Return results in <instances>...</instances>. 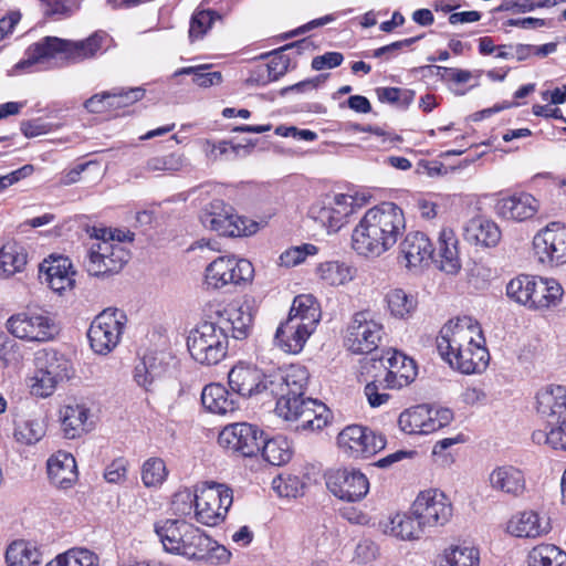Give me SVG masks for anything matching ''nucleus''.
Here are the masks:
<instances>
[{
    "mask_svg": "<svg viewBox=\"0 0 566 566\" xmlns=\"http://www.w3.org/2000/svg\"><path fill=\"white\" fill-rule=\"evenodd\" d=\"M483 343L481 331L467 317L449 321L437 336L441 358L465 375L481 373L488 367L490 355Z\"/></svg>",
    "mask_w": 566,
    "mask_h": 566,
    "instance_id": "obj_1",
    "label": "nucleus"
},
{
    "mask_svg": "<svg viewBox=\"0 0 566 566\" xmlns=\"http://www.w3.org/2000/svg\"><path fill=\"white\" fill-rule=\"evenodd\" d=\"M406 229L403 211L392 202L368 209L352 233V248L375 258L390 250Z\"/></svg>",
    "mask_w": 566,
    "mask_h": 566,
    "instance_id": "obj_2",
    "label": "nucleus"
},
{
    "mask_svg": "<svg viewBox=\"0 0 566 566\" xmlns=\"http://www.w3.org/2000/svg\"><path fill=\"white\" fill-rule=\"evenodd\" d=\"M304 379V366L302 365H291L284 370L266 375L256 366L239 363L231 368L228 375V384L234 395L251 398L269 392L276 400L280 395H283L285 386L290 384L298 389Z\"/></svg>",
    "mask_w": 566,
    "mask_h": 566,
    "instance_id": "obj_3",
    "label": "nucleus"
},
{
    "mask_svg": "<svg viewBox=\"0 0 566 566\" xmlns=\"http://www.w3.org/2000/svg\"><path fill=\"white\" fill-rule=\"evenodd\" d=\"M305 379L298 389L293 385L285 386L283 395L276 400L275 411L286 421H297L296 429L321 430L327 426L331 411L323 402L305 398L304 391L308 382V371L304 367Z\"/></svg>",
    "mask_w": 566,
    "mask_h": 566,
    "instance_id": "obj_4",
    "label": "nucleus"
},
{
    "mask_svg": "<svg viewBox=\"0 0 566 566\" xmlns=\"http://www.w3.org/2000/svg\"><path fill=\"white\" fill-rule=\"evenodd\" d=\"M536 401V410L544 428L533 432V441L566 450V387L555 386L541 390Z\"/></svg>",
    "mask_w": 566,
    "mask_h": 566,
    "instance_id": "obj_5",
    "label": "nucleus"
},
{
    "mask_svg": "<svg viewBox=\"0 0 566 566\" xmlns=\"http://www.w3.org/2000/svg\"><path fill=\"white\" fill-rule=\"evenodd\" d=\"M379 361L386 369L385 377L365 386V395L373 408L384 405L389 399L388 394L379 392L380 388L400 389L412 382L417 376L415 360L396 349H388Z\"/></svg>",
    "mask_w": 566,
    "mask_h": 566,
    "instance_id": "obj_6",
    "label": "nucleus"
},
{
    "mask_svg": "<svg viewBox=\"0 0 566 566\" xmlns=\"http://www.w3.org/2000/svg\"><path fill=\"white\" fill-rule=\"evenodd\" d=\"M506 295L530 310L541 311L556 306L563 289L554 279L522 274L509 282Z\"/></svg>",
    "mask_w": 566,
    "mask_h": 566,
    "instance_id": "obj_7",
    "label": "nucleus"
},
{
    "mask_svg": "<svg viewBox=\"0 0 566 566\" xmlns=\"http://www.w3.org/2000/svg\"><path fill=\"white\" fill-rule=\"evenodd\" d=\"M187 346L197 363L207 366L217 365L228 353L226 327L213 322H203L190 332Z\"/></svg>",
    "mask_w": 566,
    "mask_h": 566,
    "instance_id": "obj_8",
    "label": "nucleus"
},
{
    "mask_svg": "<svg viewBox=\"0 0 566 566\" xmlns=\"http://www.w3.org/2000/svg\"><path fill=\"white\" fill-rule=\"evenodd\" d=\"M233 493L230 488L217 482H203L195 490L196 520L208 526L221 523L231 507Z\"/></svg>",
    "mask_w": 566,
    "mask_h": 566,
    "instance_id": "obj_9",
    "label": "nucleus"
},
{
    "mask_svg": "<svg viewBox=\"0 0 566 566\" xmlns=\"http://www.w3.org/2000/svg\"><path fill=\"white\" fill-rule=\"evenodd\" d=\"M200 221L206 229L219 235H251L258 231V223L238 216L232 206L223 200H212L201 212Z\"/></svg>",
    "mask_w": 566,
    "mask_h": 566,
    "instance_id": "obj_10",
    "label": "nucleus"
},
{
    "mask_svg": "<svg viewBox=\"0 0 566 566\" xmlns=\"http://www.w3.org/2000/svg\"><path fill=\"white\" fill-rule=\"evenodd\" d=\"M125 323V314L116 308H107L99 313L87 332L92 349L99 355L112 352L120 340Z\"/></svg>",
    "mask_w": 566,
    "mask_h": 566,
    "instance_id": "obj_11",
    "label": "nucleus"
},
{
    "mask_svg": "<svg viewBox=\"0 0 566 566\" xmlns=\"http://www.w3.org/2000/svg\"><path fill=\"white\" fill-rule=\"evenodd\" d=\"M453 420L449 408L418 405L402 411L398 418L399 428L408 434H429Z\"/></svg>",
    "mask_w": 566,
    "mask_h": 566,
    "instance_id": "obj_12",
    "label": "nucleus"
},
{
    "mask_svg": "<svg viewBox=\"0 0 566 566\" xmlns=\"http://www.w3.org/2000/svg\"><path fill=\"white\" fill-rule=\"evenodd\" d=\"M6 327L11 335L27 342H50L59 333L54 321L46 313L36 311H25L10 316Z\"/></svg>",
    "mask_w": 566,
    "mask_h": 566,
    "instance_id": "obj_13",
    "label": "nucleus"
},
{
    "mask_svg": "<svg viewBox=\"0 0 566 566\" xmlns=\"http://www.w3.org/2000/svg\"><path fill=\"white\" fill-rule=\"evenodd\" d=\"M365 202V197L359 199L356 196L337 193L333 197H327L322 206L312 207L310 214L328 233L337 232L347 222V218Z\"/></svg>",
    "mask_w": 566,
    "mask_h": 566,
    "instance_id": "obj_14",
    "label": "nucleus"
},
{
    "mask_svg": "<svg viewBox=\"0 0 566 566\" xmlns=\"http://www.w3.org/2000/svg\"><path fill=\"white\" fill-rule=\"evenodd\" d=\"M252 263L234 256H219L206 268V284L220 290L229 284L239 285L253 277Z\"/></svg>",
    "mask_w": 566,
    "mask_h": 566,
    "instance_id": "obj_15",
    "label": "nucleus"
},
{
    "mask_svg": "<svg viewBox=\"0 0 566 566\" xmlns=\"http://www.w3.org/2000/svg\"><path fill=\"white\" fill-rule=\"evenodd\" d=\"M337 444L348 457L369 458L386 447V439L368 427L350 424L338 433Z\"/></svg>",
    "mask_w": 566,
    "mask_h": 566,
    "instance_id": "obj_16",
    "label": "nucleus"
},
{
    "mask_svg": "<svg viewBox=\"0 0 566 566\" xmlns=\"http://www.w3.org/2000/svg\"><path fill=\"white\" fill-rule=\"evenodd\" d=\"M218 442L234 454L251 458L260 452L264 432L254 424L237 422L223 428Z\"/></svg>",
    "mask_w": 566,
    "mask_h": 566,
    "instance_id": "obj_17",
    "label": "nucleus"
},
{
    "mask_svg": "<svg viewBox=\"0 0 566 566\" xmlns=\"http://www.w3.org/2000/svg\"><path fill=\"white\" fill-rule=\"evenodd\" d=\"M411 513L426 528L443 526L452 516V505L438 490L420 492L411 505Z\"/></svg>",
    "mask_w": 566,
    "mask_h": 566,
    "instance_id": "obj_18",
    "label": "nucleus"
},
{
    "mask_svg": "<svg viewBox=\"0 0 566 566\" xmlns=\"http://www.w3.org/2000/svg\"><path fill=\"white\" fill-rule=\"evenodd\" d=\"M382 334V325L369 312H359L348 325L345 345L353 354H369L377 349Z\"/></svg>",
    "mask_w": 566,
    "mask_h": 566,
    "instance_id": "obj_19",
    "label": "nucleus"
},
{
    "mask_svg": "<svg viewBox=\"0 0 566 566\" xmlns=\"http://www.w3.org/2000/svg\"><path fill=\"white\" fill-rule=\"evenodd\" d=\"M533 248L542 264L558 266L566 263V226L551 222L534 237Z\"/></svg>",
    "mask_w": 566,
    "mask_h": 566,
    "instance_id": "obj_20",
    "label": "nucleus"
},
{
    "mask_svg": "<svg viewBox=\"0 0 566 566\" xmlns=\"http://www.w3.org/2000/svg\"><path fill=\"white\" fill-rule=\"evenodd\" d=\"M328 490L347 502L360 501L369 491V482L364 473L354 469H338L326 475Z\"/></svg>",
    "mask_w": 566,
    "mask_h": 566,
    "instance_id": "obj_21",
    "label": "nucleus"
},
{
    "mask_svg": "<svg viewBox=\"0 0 566 566\" xmlns=\"http://www.w3.org/2000/svg\"><path fill=\"white\" fill-rule=\"evenodd\" d=\"M482 155L483 151H479L476 147H470L467 150H446L439 155L442 160H419L417 171L427 174L430 177L446 175L449 170L473 163Z\"/></svg>",
    "mask_w": 566,
    "mask_h": 566,
    "instance_id": "obj_22",
    "label": "nucleus"
},
{
    "mask_svg": "<svg viewBox=\"0 0 566 566\" xmlns=\"http://www.w3.org/2000/svg\"><path fill=\"white\" fill-rule=\"evenodd\" d=\"M41 277L49 286L57 293H62L74 285L75 272L72 269V262L63 255H50L44 259L39 266Z\"/></svg>",
    "mask_w": 566,
    "mask_h": 566,
    "instance_id": "obj_23",
    "label": "nucleus"
},
{
    "mask_svg": "<svg viewBox=\"0 0 566 566\" xmlns=\"http://www.w3.org/2000/svg\"><path fill=\"white\" fill-rule=\"evenodd\" d=\"M315 331L295 316L287 317L276 329L274 342L284 353H300L311 334Z\"/></svg>",
    "mask_w": 566,
    "mask_h": 566,
    "instance_id": "obj_24",
    "label": "nucleus"
},
{
    "mask_svg": "<svg viewBox=\"0 0 566 566\" xmlns=\"http://www.w3.org/2000/svg\"><path fill=\"white\" fill-rule=\"evenodd\" d=\"M52 59L66 62V40L57 36H44L31 44L25 51V57L17 64V69L24 70L38 63Z\"/></svg>",
    "mask_w": 566,
    "mask_h": 566,
    "instance_id": "obj_25",
    "label": "nucleus"
},
{
    "mask_svg": "<svg viewBox=\"0 0 566 566\" xmlns=\"http://www.w3.org/2000/svg\"><path fill=\"white\" fill-rule=\"evenodd\" d=\"M489 484L492 490L512 496L522 495L526 489L524 472L511 464L494 468L489 474Z\"/></svg>",
    "mask_w": 566,
    "mask_h": 566,
    "instance_id": "obj_26",
    "label": "nucleus"
},
{
    "mask_svg": "<svg viewBox=\"0 0 566 566\" xmlns=\"http://www.w3.org/2000/svg\"><path fill=\"white\" fill-rule=\"evenodd\" d=\"M538 201L530 193L521 192L497 200L496 213L509 220L524 221L535 216Z\"/></svg>",
    "mask_w": 566,
    "mask_h": 566,
    "instance_id": "obj_27",
    "label": "nucleus"
},
{
    "mask_svg": "<svg viewBox=\"0 0 566 566\" xmlns=\"http://www.w3.org/2000/svg\"><path fill=\"white\" fill-rule=\"evenodd\" d=\"M216 324L226 327L235 339H245L252 329L253 315L249 305H229L223 312H218Z\"/></svg>",
    "mask_w": 566,
    "mask_h": 566,
    "instance_id": "obj_28",
    "label": "nucleus"
},
{
    "mask_svg": "<svg viewBox=\"0 0 566 566\" xmlns=\"http://www.w3.org/2000/svg\"><path fill=\"white\" fill-rule=\"evenodd\" d=\"M549 530V520L535 511L518 512L507 523V532L516 537L536 538Z\"/></svg>",
    "mask_w": 566,
    "mask_h": 566,
    "instance_id": "obj_29",
    "label": "nucleus"
},
{
    "mask_svg": "<svg viewBox=\"0 0 566 566\" xmlns=\"http://www.w3.org/2000/svg\"><path fill=\"white\" fill-rule=\"evenodd\" d=\"M431 261L448 273L455 274L461 269V261L458 251V239L451 229H443L438 239V247Z\"/></svg>",
    "mask_w": 566,
    "mask_h": 566,
    "instance_id": "obj_30",
    "label": "nucleus"
},
{
    "mask_svg": "<svg viewBox=\"0 0 566 566\" xmlns=\"http://www.w3.org/2000/svg\"><path fill=\"white\" fill-rule=\"evenodd\" d=\"M48 475L55 486L71 488L78 478L75 458L64 451L51 455L48 460Z\"/></svg>",
    "mask_w": 566,
    "mask_h": 566,
    "instance_id": "obj_31",
    "label": "nucleus"
},
{
    "mask_svg": "<svg viewBox=\"0 0 566 566\" xmlns=\"http://www.w3.org/2000/svg\"><path fill=\"white\" fill-rule=\"evenodd\" d=\"M400 253L406 266H419L434 256V250L429 238L419 231L409 232L400 243Z\"/></svg>",
    "mask_w": 566,
    "mask_h": 566,
    "instance_id": "obj_32",
    "label": "nucleus"
},
{
    "mask_svg": "<svg viewBox=\"0 0 566 566\" xmlns=\"http://www.w3.org/2000/svg\"><path fill=\"white\" fill-rule=\"evenodd\" d=\"M201 403L209 412L221 416L239 409V398L220 384H210L202 389Z\"/></svg>",
    "mask_w": 566,
    "mask_h": 566,
    "instance_id": "obj_33",
    "label": "nucleus"
},
{
    "mask_svg": "<svg viewBox=\"0 0 566 566\" xmlns=\"http://www.w3.org/2000/svg\"><path fill=\"white\" fill-rule=\"evenodd\" d=\"M62 429L67 439H75L94 428L90 409L83 403L64 406L61 410Z\"/></svg>",
    "mask_w": 566,
    "mask_h": 566,
    "instance_id": "obj_34",
    "label": "nucleus"
},
{
    "mask_svg": "<svg viewBox=\"0 0 566 566\" xmlns=\"http://www.w3.org/2000/svg\"><path fill=\"white\" fill-rule=\"evenodd\" d=\"M463 234L468 242L483 247H495L501 239V230L497 224L481 216L474 217L465 223Z\"/></svg>",
    "mask_w": 566,
    "mask_h": 566,
    "instance_id": "obj_35",
    "label": "nucleus"
},
{
    "mask_svg": "<svg viewBox=\"0 0 566 566\" xmlns=\"http://www.w3.org/2000/svg\"><path fill=\"white\" fill-rule=\"evenodd\" d=\"M382 533L390 535L400 541H415L420 538L424 532L419 521L415 518L412 513H396L386 522L380 523Z\"/></svg>",
    "mask_w": 566,
    "mask_h": 566,
    "instance_id": "obj_36",
    "label": "nucleus"
},
{
    "mask_svg": "<svg viewBox=\"0 0 566 566\" xmlns=\"http://www.w3.org/2000/svg\"><path fill=\"white\" fill-rule=\"evenodd\" d=\"M35 368L48 373L60 381L69 379L72 376V363L66 356L53 348L39 350L34 357Z\"/></svg>",
    "mask_w": 566,
    "mask_h": 566,
    "instance_id": "obj_37",
    "label": "nucleus"
},
{
    "mask_svg": "<svg viewBox=\"0 0 566 566\" xmlns=\"http://www.w3.org/2000/svg\"><path fill=\"white\" fill-rule=\"evenodd\" d=\"M155 533L158 536L163 547L170 554H179L180 541L182 535L187 534V530H191V523L185 520H163L154 525Z\"/></svg>",
    "mask_w": 566,
    "mask_h": 566,
    "instance_id": "obj_38",
    "label": "nucleus"
},
{
    "mask_svg": "<svg viewBox=\"0 0 566 566\" xmlns=\"http://www.w3.org/2000/svg\"><path fill=\"white\" fill-rule=\"evenodd\" d=\"M106 38L104 31H97L84 40H66V62L78 63L95 56Z\"/></svg>",
    "mask_w": 566,
    "mask_h": 566,
    "instance_id": "obj_39",
    "label": "nucleus"
},
{
    "mask_svg": "<svg viewBox=\"0 0 566 566\" xmlns=\"http://www.w3.org/2000/svg\"><path fill=\"white\" fill-rule=\"evenodd\" d=\"M205 146L203 151L210 161H233L251 155L255 144H205Z\"/></svg>",
    "mask_w": 566,
    "mask_h": 566,
    "instance_id": "obj_40",
    "label": "nucleus"
},
{
    "mask_svg": "<svg viewBox=\"0 0 566 566\" xmlns=\"http://www.w3.org/2000/svg\"><path fill=\"white\" fill-rule=\"evenodd\" d=\"M109 253L99 250V240L93 243L87 252L85 266L87 272L94 276H104L120 271L119 261L109 260Z\"/></svg>",
    "mask_w": 566,
    "mask_h": 566,
    "instance_id": "obj_41",
    "label": "nucleus"
},
{
    "mask_svg": "<svg viewBox=\"0 0 566 566\" xmlns=\"http://www.w3.org/2000/svg\"><path fill=\"white\" fill-rule=\"evenodd\" d=\"M316 273L325 284L339 286L354 279L355 270L346 262L326 261L317 266Z\"/></svg>",
    "mask_w": 566,
    "mask_h": 566,
    "instance_id": "obj_42",
    "label": "nucleus"
},
{
    "mask_svg": "<svg viewBox=\"0 0 566 566\" xmlns=\"http://www.w3.org/2000/svg\"><path fill=\"white\" fill-rule=\"evenodd\" d=\"M27 264V254L21 245L9 242L0 249V277L21 272Z\"/></svg>",
    "mask_w": 566,
    "mask_h": 566,
    "instance_id": "obj_43",
    "label": "nucleus"
},
{
    "mask_svg": "<svg viewBox=\"0 0 566 566\" xmlns=\"http://www.w3.org/2000/svg\"><path fill=\"white\" fill-rule=\"evenodd\" d=\"M180 541L179 554L189 559H199L207 554V547L210 545V537L206 535L199 527L191 524V530H187V534L182 535Z\"/></svg>",
    "mask_w": 566,
    "mask_h": 566,
    "instance_id": "obj_44",
    "label": "nucleus"
},
{
    "mask_svg": "<svg viewBox=\"0 0 566 566\" xmlns=\"http://www.w3.org/2000/svg\"><path fill=\"white\" fill-rule=\"evenodd\" d=\"M6 560L8 566H39L41 553L31 544L18 541L8 547Z\"/></svg>",
    "mask_w": 566,
    "mask_h": 566,
    "instance_id": "obj_45",
    "label": "nucleus"
},
{
    "mask_svg": "<svg viewBox=\"0 0 566 566\" xmlns=\"http://www.w3.org/2000/svg\"><path fill=\"white\" fill-rule=\"evenodd\" d=\"M566 552L553 544H541L527 555V566H562Z\"/></svg>",
    "mask_w": 566,
    "mask_h": 566,
    "instance_id": "obj_46",
    "label": "nucleus"
},
{
    "mask_svg": "<svg viewBox=\"0 0 566 566\" xmlns=\"http://www.w3.org/2000/svg\"><path fill=\"white\" fill-rule=\"evenodd\" d=\"M263 459L272 465L285 464L292 455L289 441L284 437H275L262 442L261 450Z\"/></svg>",
    "mask_w": 566,
    "mask_h": 566,
    "instance_id": "obj_47",
    "label": "nucleus"
},
{
    "mask_svg": "<svg viewBox=\"0 0 566 566\" xmlns=\"http://www.w3.org/2000/svg\"><path fill=\"white\" fill-rule=\"evenodd\" d=\"M386 302L391 315L398 318L410 316L416 307L417 300L402 289H392L386 294Z\"/></svg>",
    "mask_w": 566,
    "mask_h": 566,
    "instance_id": "obj_48",
    "label": "nucleus"
},
{
    "mask_svg": "<svg viewBox=\"0 0 566 566\" xmlns=\"http://www.w3.org/2000/svg\"><path fill=\"white\" fill-rule=\"evenodd\" d=\"M295 316L301 323L316 327L319 318L318 306L312 295H298L294 298L289 316Z\"/></svg>",
    "mask_w": 566,
    "mask_h": 566,
    "instance_id": "obj_49",
    "label": "nucleus"
},
{
    "mask_svg": "<svg viewBox=\"0 0 566 566\" xmlns=\"http://www.w3.org/2000/svg\"><path fill=\"white\" fill-rule=\"evenodd\" d=\"M94 237L96 240H99V250L103 252H108L111 259L114 261H119L120 270L130 259L129 251L120 244L119 242L114 241V233L111 229H94Z\"/></svg>",
    "mask_w": 566,
    "mask_h": 566,
    "instance_id": "obj_50",
    "label": "nucleus"
},
{
    "mask_svg": "<svg viewBox=\"0 0 566 566\" xmlns=\"http://www.w3.org/2000/svg\"><path fill=\"white\" fill-rule=\"evenodd\" d=\"M94 237L96 240H99V250L103 252H108L111 259L114 261H119L120 270L130 259L129 251L120 244L119 242L114 241V233L111 229H94Z\"/></svg>",
    "mask_w": 566,
    "mask_h": 566,
    "instance_id": "obj_51",
    "label": "nucleus"
},
{
    "mask_svg": "<svg viewBox=\"0 0 566 566\" xmlns=\"http://www.w3.org/2000/svg\"><path fill=\"white\" fill-rule=\"evenodd\" d=\"M97 556L86 548H73L59 555L45 566H97Z\"/></svg>",
    "mask_w": 566,
    "mask_h": 566,
    "instance_id": "obj_52",
    "label": "nucleus"
},
{
    "mask_svg": "<svg viewBox=\"0 0 566 566\" xmlns=\"http://www.w3.org/2000/svg\"><path fill=\"white\" fill-rule=\"evenodd\" d=\"M480 554L475 547L455 546L447 551L440 566H479Z\"/></svg>",
    "mask_w": 566,
    "mask_h": 566,
    "instance_id": "obj_53",
    "label": "nucleus"
},
{
    "mask_svg": "<svg viewBox=\"0 0 566 566\" xmlns=\"http://www.w3.org/2000/svg\"><path fill=\"white\" fill-rule=\"evenodd\" d=\"M307 43L306 39L301 41H296L290 44L284 45L280 49V51H275L272 53V57L266 64L268 80L276 81L279 77L283 76L290 66V57L282 53V51L291 49V48H300Z\"/></svg>",
    "mask_w": 566,
    "mask_h": 566,
    "instance_id": "obj_54",
    "label": "nucleus"
},
{
    "mask_svg": "<svg viewBox=\"0 0 566 566\" xmlns=\"http://www.w3.org/2000/svg\"><path fill=\"white\" fill-rule=\"evenodd\" d=\"M44 434V424L39 419L24 420L18 423L14 429L15 440L24 444L36 443Z\"/></svg>",
    "mask_w": 566,
    "mask_h": 566,
    "instance_id": "obj_55",
    "label": "nucleus"
},
{
    "mask_svg": "<svg viewBox=\"0 0 566 566\" xmlns=\"http://www.w3.org/2000/svg\"><path fill=\"white\" fill-rule=\"evenodd\" d=\"M167 476L165 462L158 458L148 459L142 470V480L147 488L160 485Z\"/></svg>",
    "mask_w": 566,
    "mask_h": 566,
    "instance_id": "obj_56",
    "label": "nucleus"
},
{
    "mask_svg": "<svg viewBox=\"0 0 566 566\" xmlns=\"http://www.w3.org/2000/svg\"><path fill=\"white\" fill-rule=\"evenodd\" d=\"M220 15L213 10H200L192 14L189 28V38L193 41L202 38Z\"/></svg>",
    "mask_w": 566,
    "mask_h": 566,
    "instance_id": "obj_57",
    "label": "nucleus"
},
{
    "mask_svg": "<svg viewBox=\"0 0 566 566\" xmlns=\"http://www.w3.org/2000/svg\"><path fill=\"white\" fill-rule=\"evenodd\" d=\"M60 382V380L53 378V376L48 373L35 368V373L31 378L30 384L31 394L41 398H46L54 392Z\"/></svg>",
    "mask_w": 566,
    "mask_h": 566,
    "instance_id": "obj_58",
    "label": "nucleus"
},
{
    "mask_svg": "<svg viewBox=\"0 0 566 566\" xmlns=\"http://www.w3.org/2000/svg\"><path fill=\"white\" fill-rule=\"evenodd\" d=\"M378 99L382 103H389L406 107L413 99V92L399 87H379L376 90Z\"/></svg>",
    "mask_w": 566,
    "mask_h": 566,
    "instance_id": "obj_59",
    "label": "nucleus"
},
{
    "mask_svg": "<svg viewBox=\"0 0 566 566\" xmlns=\"http://www.w3.org/2000/svg\"><path fill=\"white\" fill-rule=\"evenodd\" d=\"M207 66H197V67H184L176 73L179 74H192L193 82L201 87H209L214 84H219L222 81V75L220 72H205Z\"/></svg>",
    "mask_w": 566,
    "mask_h": 566,
    "instance_id": "obj_60",
    "label": "nucleus"
},
{
    "mask_svg": "<svg viewBox=\"0 0 566 566\" xmlns=\"http://www.w3.org/2000/svg\"><path fill=\"white\" fill-rule=\"evenodd\" d=\"M143 96L144 90L139 87L130 88L125 92H107L108 107L109 109L126 107L142 99Z\"/></svg>",
    "mask_w": 566,
    "mask_h": 566,
    "instance_id": "obj_61",
    "label": "nucleus"
},
{
    "mask_svg": "<svg viewBox=\"0 0 566 566\" xmlns=\"http://www.w3.org/2000/svg\"><path fill=\"white\" fill-rule=\"evenodd\" d=\"M43 13L56 20L69 17L73 12L76 0H41Z\"/></svg>",
    "mask_w": 566,
    "mask_h": 566,
    "instance_id": "obj_62",
    "label": "nucleus"
},
{
    "mask_svg": "<svg viewBox=\"0 0 566 566\" xmlns=\"http://www.w3.org/2000/svg\"><path fill=\"white\" fill-rule=\"evenodd\" d=\"M317 251L313 244H303L301 247H293L280 256L281 264L284 266H295L302 263L307 255L315 254Z\"/></svg>",
    "mask_w": 566,
    "mask_h": 566,
    "instance_id": "obj_63",
    "label": "nucleus"
},
{
    "mask_svg": "<svg viewBox=\"0 0 566 566\" xmlns=\"http://www.w3.org/2000/svg\"><path fill=\"white\" fill-rule=\"evenodd\" d=\"M195 506V493L189 489L176 492L172 496L171 507L175 514L188 515Z\"/></svg>",
    "mask_w": 566,
    "mask_h": 566,
    "instance_id": "obj_64",
    "label": "nucleus"
}]
</instances>
